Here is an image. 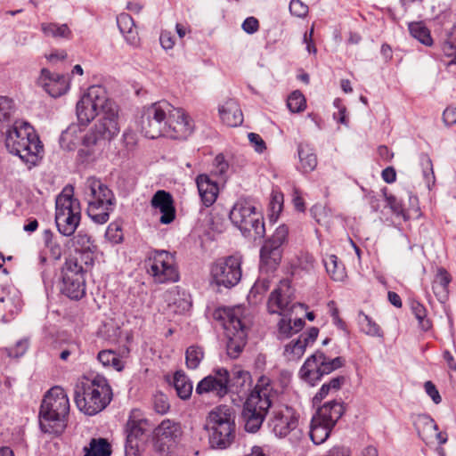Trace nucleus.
I'll return each instance as SVG.
<instances>
[{"label":"nucleus","instance_id":"nucleus-42","mask_svg":"<svg viewBox=\"0 0 456 456\" xmlns=\"http://www.w3.org/2000/svg\"><path fill=\"white\" fill-rule=\"evenodd\" d=\"M306 347L299 338L292 340L285 346L284 356L288 361H297L303 356Z\"/></svg>","mask_w":456,"mask_h":456},{"label":"nucleus","instance_id":"nucleus-62","mask_svg":"<svg viewBox=\"0 0 456 456\" xmlns=\"http://www.w3.org/2000/svg\"><path fill=\"white\" fill-rule=\"evenodd\" d=\"M154 409L159 414H165L169 410V403L164 395L155 396Z\"/></svg>","mask_w":456,"mask_h":456},{"label":"nucleus","instance_id":"nucleus-46","mask_svg":"<svg viewBox=\"0 0 456 456\" xmlns=\"http://www.w3.org/2000/svg\"><path fill=\"white\" fill-rule=\"evenodd\" d=\"M411 310L419 322V326L424 330H428L431 327L430 322L427 319V310L425 306L417 300L411 301Z\"/></svg>","mask_w":456,"mask_h":456},{"label":"nucleus","instance_id":"nucleus-5","mask_svg":"<svg viewBox=\"0 0 456 456\" xmlns=\"http://www.w3.org/2000/svg\"><path fill=\"white\" fill-rule=\"evenodd\" d=\"M69 400L61 387H52L44 396L39 411V426L42 432L61 435L67 426Z\"/></svg>","mask_w":456,"mask_h":456},{"label":"nucleus","instance_id":"nucleus-47","mask_svg":"<svg viewBox=\"0 0 456 456\" xmlns=\"http://www.w3.org/2000/svg\"><path fill=\"white\" fill-rule=\"evenodd\" d=\"M287 106L291 112H301L306 107L305 98L299 91H294L288 97Z\"/></svg>","mask_w":456,"mask_h":456},{"label":"nucleus","instance_id":"nucleus-34","mask_svg":"<svg viewBox=\"0 0 456 456\" xmlns=\"http://www.w3.org/2000/svg\"><path fill=\"white\" fill-rule=\"evenodd\" d=\"M43 240L45 248L49 251L50 256L53 260H60L63 254V239L54 235L51 230L46 229L43 232Z\"/></svg>","mask_w":456,"mask_h":456},{"label":"nucleus","instance_id":"nucleus-21","mask_svg":"<svg viewBox=\"0 0 456 456\" xmlns=\"http://www.w3.org/2000/svg\"><path fill=\"white\" fill-rule=\"evenodd\" d=\"M213 372L214 375H208L198 383L195 390L198 395L212 393L223 397L228 393L230 382L228 370L224 368H216Z\"/></svg>","mask_w":456,"mask_h":456},{"label":"nucleus","instance_id":"nucleus-63","mask_svg":"<svg viewBox=\"0 0 456 456\" xmlns=\"http://www.w3.org/2000/svg\"><path fill=\"white\" fill-rule=\"evenodd\" d=\"M424 387L426 393L431 397L435 403L438 404L441 403L442 398L440 394L432 381H426Z\"/></svg>","mask_w":456,"mask_h":456},{"label":"nucleus","instance_id":"nucleus-6","mask_svg":"<svg viewBox=\"0 0 456 456\" xmlns=\"http://www.w3.org/2000/svg\"><path fill=\"white\" fill-rule=\"evenodd\" d=\"M83 199L87 204V216L94 223L103 224L109 221L116 199L105 183L94 176L88 177L83 185Z\"/></svg>","mask_w":456,"mask_h":456},{"label":"nucleus","instance_id":"nucleus-17","mask_svg":"<svg viewBox=\"0 0 456 456\" xmlns=\"http://www.w3.org/2000/svg\"><path fill=\"white\" fill-rule=\"evenodd\" d=\"M149 420L139 409H133L128 416L125 432V456H140L139 441L149 428Z\"/></svg>","mask_w":456,"mask_h":456},{"label":"nucleus","instance_id":"nucleus-33","mask_svg":"<svg viewBox=\"0 0 456 456\" xmlns=\"http://www.w3.org/2000/svg\"><path fill=\"white\" fill-rule=\"evenodd\" d=\"M299 166L298 169L303 173L314 171L317 166V158L312 148L307 144L300 143L297 147Z\"/></svg>","mask_w":456,"mask_h":456},{"label":"nucleus","instance_id":"nucleus-57","mask_svg":"<svg viewBox=\"0 0 456 456\" xmlns=\"http://www.w3.org/2000/svg\"><path fill=\"white\" fill-rule=\"evenodd\" d=\"M270 288V281L266 278L258 279L250 289V296L256 297L265 293Z\"/></svg>","mask_w":456,"mask_h":456},{"label":"nucleus","instance_id":"nucleus-40","mask_svg":"<svg viewBox=\"0 0 456 456\" xmlns=\"http://www.w3.org/2000/svg\"><path fill=\"white\" fill-rule=\"evenodd\" d=\"M323 263L327 273L330 278L334 281H340L346 277L345 267L342 263L338 262V258L336 255H329Z\"/></svg>","mask_w":456,"mask_h":456},{"label":"nucleus","instance_id":"nucleus-18","mask_svg":"<svg viewBox=\"0 0 456 456\" xmlns=\"http://www.w3.org/2000/svg\"><path fill=\"white\" fill-rule=\"evenodd\" d=\"M241 260L235 256L216 261L211 267L212 279L217 286L232 288L241 278Z\"/></svg>","mask_w":456,"mask_h":456},{"label":"nucleus","instance_id":"nucleus-56","mask_svg":"<svg viewBox=\"0 0 456 456\" xmlns=\"http://www.w3.org/2000/svg\"><path fill=\"white\" fill-rule=\"evenodd\" d=\"M333 104L338 110V112H335L333 114L334 119H336L338 123L347 126L348 120L346 118V108L344 105H342V101L337 98L335 99Z\"/></svg>","mask_w":456,"mask_h":456},{"label":"nucleus","instance_id":"nucleus-11","mask_svg":"<svg viewBox=\"0 0 456 456\" xmlns=\"http://www.w3.org/2000/svg\"><path fill=\"white\" fill-rule=\"evenodd\" d=\"M89 265L82 264L77 256L67 258L61 267V292L71 300H80L86 296V273Z\"/></svg>","mask_w":456,"mask_h":456},{"label":"nucleus","instance_id":"nucleus-2","mask_svg":"<svg viewBox=\"0 0 456 456\" xmlns=\"http://www.w3.org/2000/svg\"><path fill=\"white\" fill-rule=\"evenodd\" d=\"M118 115L109 109L108 116H101L81 137L78 156L85 161L95 160L110 147L111 141L118 134Z\"/></svg>","mask_w":456,"mask_h":456},{"label":"nucleus","instance_id":"nucleus-61","mask_svg":"<svg viewBox=\"0 0 456 456\" xmlns=\"http://www.w3.org/2000/svg\"><path fill=\"white\" fill-rule=\"evenodd\" d=\"M319 334V330L315 327L310 328L307 332L302 333L298 338L306 346L313 344Z\"/></svg>","mask_w":456,"mask_h":456},{"label":"nucleus","instance_id":"nucleus-10","mask_svg":"<svg viewBox=\"0 0 456 456\" xmlns=\"http://www.w3.org/2000/svg\"><path fill=\"white\" fill-rule=\"evenodd\" d=\"M229 217L245 236H252L254 239L265 236V228L263 216L256 212L251 200L239 199L231 209Z\"/></svg>","mask_w":456,"mask_h":456},{"label":"nucleus","instance_id":"nucleus-29","mask_svg":"<svg viewBox=\"0 0 456 456\" xmlns=\"http://www.w3.org/2000/svg\"><path fill=\"white\" fill-rule=\"evenodd\" d=\"M281 259V248L265 241L260 250L261 266H265L266 270H274Z\"/></svg>","mask_w":456,"mask_h":456},{"label":"nucleus","instance_id":"nucleus-3","mask_svg":"<svg viewBox=\"0 0 456 456\" xmlns=\"http://www.w3.org/2000/svg\"><path fill=\"white\" fill-rule=\"evenodd\" d=\"M5 146L24 163L35 166L42 158L44 145L30 124L15 121L5 132Z\"/></svg>","mask_w":456,"mask_h":456},{"label":"nucleus","instance_id":"nucleus-22","mask_svg":"<svg viewBox=\"0 0 456 456\" xmlns=\"http://www.w3.org/2000/svg\"><path fill=\"white\" fill-rule=\"evenodd\" d=\"M37 83L53 98L65 94L69 89V80L65 75L51 72L47 69H41Z\"/></svg>","mask_w":456,"mask_h":456},{"label":"nucleus","instance_id":"nucleus-26","mask_svg":"<svg viewBox=\"0 0 456 456\" xmlns=\"http://www.w3.org/2000/svg\"><path fill=\"white\" fill-rule=\"evenodd\" d=\"M196 183L203 205L205 207L212 206L216 202L219 192L217 183L205 174L197 176Z\"/></svg>","mask_w":456,"mask_h":456},{"label":"nucleus","instance_id":"nucleus-32","mask_svg":"<svg viewBox=\"0 0 456 456\" xmlns=\"http://www.w3.org/2000/svg\"><path fill=\"white\" fill-rule=\"evenodd\" d=\"M414 425L419 437L426 444H429L432 442L436 432L438 430V427L435 420L429 416L422 415L416 419Z\"/></svg>","mask_w":456,"mask_h":456},{"label":"nucleus","instance_id":"nucleus-15","mask_svg":"<svg viewBox=\"0 0 456 456\" xmlns=\"http://www.w3.org/2000/svg\"><path fill=\"white\" fill-rule=\"evenodd\" d=\"M170 110L172 105L167 101H159L145 107L140 118L142 133L151 139L164 136Z\"/></svg>","mask_w":456,"mask_h":456},{"label":"nucleus","instance_id":"nucleus-38","mask_svg":"<svg viewBox=\"0 0 456 456\" xmlns=\"http://www.w3.org/2000/svg\"><path fill=\"white\" fill-rule=\"evenodd\" d=\"M81 128L77 124H71L64 130L60 137L61 147L67 151H73L78 142Z\"/></svg>","mask_w":456,"mask_h":456},{"label":"nucleus","instance_id":"nucleus-51","mask_svg":"<svg viewBox=\"0 0 456 456\" xmlns=\"http://www.w3.org/2000/svg\"><path fill=\"white\" fill-rule=\"evenodd\" d=\"M13 101L6 96H0V124L10 119L13 111Z\"/></svg>","mask_w":456,"mask_h":456},{"label":"nucleus","instance_id":"nucleus-64","mask_svg":"<svg viewBox=\"0 0 456 456\" xmlns=\"http://www.w3.org/2000/svg\"><path fill=\"white\" fill-rule=\"evenodd\" d=\"M443 121L448 126L456 124V107L449 106L444 110Z\"/></svg>","mask_w":456,"mask_h":456},{"label":"nucleus","instance_id":"nucleus-49","mask_svg":"<svg viewBox=\"0 0 456 456\" xmlns=\"http://www.w3.org/2000/svg\"><path fill=\"white\" fill-rule=\"evenodd\" d=\"M29 347L28 338H21L15 345L6 347L4 350L9 357L19 358L23 356Z\"/></svg>","mask_w":456,"mask_h":456},{"label":"nucleus","instance_id":"nucleus-13","mask_svg":"<svg viewBox=\"0 0 456 456\" xmlns=\"http://www.w3.org/2000/svg\"><path fill=\"white\" fill-rule=\"evenodd\" d=\"M299 415L297 411L288 405H281L273 409L270 419V427L273 434L280 438L289 436L293 445L304 439V433L298 428Z\"/></svg>","mask_w":456,"mask_h":456},{"label":"nucleus","instance_id":"nucleus-58","mask_svg":"<svg viewBox=\"0 0 456 456\" xmlns=\"http://www.w3.org/2000/svg\"><path fill=\"white\" fill-rule=\"evenodd\" d=\"M248 138L250 144L257 153H263L266 150L265 142L258 134L248 133Z\"/></svg>","mask_w":456,"mask_h":456},{"label":"nucleus","instance_id":"nucleus-55","mask_svg":"<svg viewBox=\"0 0 456 456\" xmlns=\"http://www.w3.org/2000/svg\"><path fill=\"white\" fill-rule=\"evenodd\" d=\"M314 258L308 253H302L297 257V265L300 269L310 272L314 268Z\"/></svg>","mask_w":456,"mask_h":456},{"label":"nucleus","instance_id":"nucleus-4","mask_svg":"<svg viewBox=\"0 0 456 456\" xmlns=\"http://www.w3.org/2000/svg\"><path fill=\"white\" fill-rule=\"evenodd\" d=\"M112 400V389L102 375L85 378L74 390V401L78 410L93 416L104 410Z\"/></svg>","mask_w":456,"mask_h":456},{"label":"nucleus","instance_id":"nucleus-14","mask_svg":"<svg viewBox=\"0 0 456 456\" xmlns=\"http://www.w3.org/2000/svg\"><path fill=\"white\" fill-rule=\"evenodd\" d=\"M144 265L156 283L176 282L179 280L175 256L167 250L150 251L144 260Z\"/></svg>","mask_w":456,"mask_h":456},{"label":"nucleus","instance_id":"nucleus-59","mask_svg":"<svg viewBox=\"0 0 456 456\" xmlns=\"http://www.w3.org/2000/svg\"><path fill=\"white\" fill-rule=\"evenodd\" d=\"M278 331L279 335L284 338L292 336L294 330L290 321H287L284 318L281 319V321L278 322Z\"/></svg>","mask_w":456,"mask_h":456},{"label":"nucleus","instance_id":"nucleus-16","mask_svg":"<svg viewBox=\"0 0 456 456\" xmlns=\"http://www.w3.org/2000/svg\"><path fill=\"white\" fill-rule=\"evenodd\" d=\"M345 363L342 357L330 359L322 352L316 351L309 356L299 370L300 378L311 386H314L324 375L341 368Z\"/></svg>","mask_w":456,"mask_h":456},{"label":"nucleus","instance_id":"nucleus-9","mask_svg":"<svg viewBox=\"0 0 456 456\" xmlns=\"http://www.w3.org/2000/svg\"><path fill=\"white\" fill-rule=\"evenodd\" d=\"M109 109H113L118 114V106L108 99L105 89L101 86H90L77 102L76 106L77 117L80 125L86 126L97 115L108 116Z\"/></svg>","mask_w":456,"mask_h":456},{"label":"nucleus","instance_id":"nucleus-8","mask_svg":"<svg viewBox=\"0 0 456 456\" xmlns=\"http://www.w3.org/2000/svg\"><path fill=\"white\" fill-rule=\"evenodd\" d=\"M207 422L211 447L220 450L230 447L236 436L233 410L227 405H219L208 413Z\"/></svg>","mask_w":456,"mask_h":456},{"label":"nucleus","instance_id":"nucleus-54","mask_svg":"<svg viewBox=\"0 0 456 456\" xmlns=\"http://www.w3.org/2000/svg\"><path fill=\"white\" fill-rule=\"evenodd\" d=\"M13 302L11 297H0V314H2L3 319L8 320L14 314L12 309Z\"/></svg>","mask_w":456,"mask_h":456},{"label":"nucleus","instance_id":"nucleus-48","mask_svg":"<svg viewBox=\"0 0 456 456\" xmlns=\"http://www.w3.org/2000/svg\"><path fill=\"white\" fill-rule=\"evenodd\" d=\"M105 238L113 244H118L123 241L122 226L118 222L110 223L105 232Z\"/></svg>","mask_w":456,"mask_h":456},{"label":"nucleus","instance_id":"nucleus-24","mask_svg":"<svg viewBox=\"0 0 456 456\" xmlns=\"http://www.w3.org/2000/svg\"><path fill=\"white\" fill-rule=\"evenodd\" d=\"M152 208L161 213L159 222L162 224H171L175 218V208L172 195L163 190L158 191L151 199Z\"/></svg>","mask_w":456,"mask_h":456},{"label":"nucleus","instance_id":"nucleus-35","mask_svg":"<svg viewBox=\"0 0 456 456\" xmlns=\"http://www.w3.org/2000/svg\"><path fill=\"white\" fill-rule=\"evenodd\" d=\"M332 428L333 427L327 423H323L321 419L313 416L309 432L311 440L315 444H321L324 443L330 436Z\"/></svg>","mask_w":456,"mask_h":456},{"label":"nucleus","instance_id":"nucleus-31","mask_svg":"<svg viewBox=\"0 0 456 456\" xmlns=\"http://www.w3.org/2000/svg\"><path fill=\"white\" fill-rule=\"evenodd\" d=\"M117 24L126 42L134 46L139 45L140 38L134 28L133 18L127 13H121L117 17Z\"/></svg>","mask_w":456,"mask_h":456},{"label":"nucleus","instance_id":"nucleus-60","mask_svg":"<svg viewBox=\"0 0 456 456\" xmlns=\"http://www.w3.org/2000/svg\"><path fill=\"white\" fill-rule=\"evenodd\" d=\"M242 29L248 34H254L259 29L258 20L253 16L245 19L241 25Z\"/></svg>","mask_w":456,"mask_h":456},{"label":"nucleus","instance_id":"nucleus-37","mask_svg":"<svg viewBox=\"0 0 456 456\" xmlns=\"http://www.w3.org/2000/svg\"><path fill=\"white\" fill-rule=\"evenodd\" d=\"M358 324L360 330L370 337L383 338L384 332L380 326L368 314L362 311L358 313Z\"/></svg>","mask_w":456,"mask_h":456},{"label":"nucleus","instance_id":"nucleus-44","mask_svg":"<svg viewBox=\"0 0 456 456\" xmlns=\"http://www.w3.org/2000/svg\"><path fill=\"white\" fill-rule=\"evenodd\" d=\"M43 32L46 36L53 37L69 38L71 31L67 24L58 25L56 23H43L41 25Z\"/></svg>","mask_w":456,"mask_h":456},{"label":"nucleus","instance_id":"nucleus-19","mask_svg":"<svg viewBox=\"0 0 456 456\" xmlns=\"http://www.w3.org/2000/svg\"><path fill=\"white\" fill-rule=\"evenodd\" d=\"M194 130L193 120L181 108L172 105L167 119L165 135L174 140H186Z\"/></svg>","mask_w":456,"mask_h":456},{"label":"nucleus","instance_id":"nucleus-36","mask_svg":"<svg viewBox=\"0 0 456 456\" xmlns=\"http://www.w3.org/2000/svg\"><path fill=\"white\" fill-rule=\"evenodd\" d=\"M173 385L177 395L182 400H187L192 393V382L182 370H178L174 374Z\"/></svg>","mask_w":456,"mask_h":456},{"label":"nucleus","instance_id":"nucleus-23","mask_svg":"<svg viewBox=\"0 0 456 456\" xmlns=\"http://www.w3.org/2000/svg\"><path fill=\"white\" fill-rule=\"evenodd\" d=\"M181 435L179 424L170 420L164 419L156 428L154 431V446L157 451L164 452L175 442Z\"/></svg>","mask_w":456,"mask_h":456},{"label":"nucleus","instance_id":"nucleus-43","mask_svg":"<svg viewBox=\"0 0 456 456\" xmlns=\"http://www.w3.org/2000/svg\"><path fill=\"white\" fill-rule=\"evenodd\" d=\"M409 30L411 35L423 45L429 46L433 44L430 32L423 24L419 22L411 23L409 26Z\"/></svg>","mask_w":456,"mask_h":456},{"label":"nucleus","instance_id":"nucleus-52","mask_svg":"<svg viewBox=\"0 0 456 456\" xmlns=\"http://www.w3.org/2000/svg\"><path fill=\"white\" fill-rule=\"evenodd\" d=\"M289 229L286 225H280L276 228L272 237L266 240L278 248H281L282 244L287 240Z\"/></svg>","mask_w":456,"mask_h":456},{"label":"nucleus","instance_id":"nucleus-30","mask_svg":"<svg viewBox=\"0 0 456 456\" xmlns=\"http://www.w3.org/2000/svg\"><path fill=\"white\" fill-rule=\"evenodd\" d=\"M450 273L444 268H439L432 283L433 291L440 302H445L449 296Z\"/></svg>","mask_w":456,"mask_h":456},{"label":"nucleus","instance_id":"nucleus-1","mask_svg":"<svg viewBox=\"0 0 456 456\" xmlns=\"http://www.w3.org/2000/svg\"><path fill=\"white\" fill-rule=\"evenodd\" d=\"M274 382L262 375L243 403L241 419L248 433H256L263 425L270 408L278 399Z\"/></svg>","mask_w":456,"mask_h":456},{"label":"nucleus","instance_id":"nucleus-25","mask_svg":"<svg viewBox=\"0 0 456 456\" xmlns=\"http://www.w3.org/2000/svg\"><path fill=\"white\" fill-rule=\"evenodd\" d=\"M72 242L76 250L74 256L82 259V264L85 265H92L94 262L92 255L96 250V245L92 237L79 232L73 237Z\"/></svg>","mask_w":456,"mask_h":456},{"label":"nucleus","instance_id":"nucleus-28","mask_svg":"<svg viewBox=\"0 0 456 456\" xmlns=\"http://www.w3.org/2000/svg\"><path fill=\"white\" fill-rule=\"evenodd\" d=\"M222 121L228 126H238L243 122V115L237 102L228 100L219 108Z\"/></svg>","mask_w":456,"mask_h":456},{"label":"nucleus","instance_id":"nucleus-39","mask_svg":"<svg viewBox=\"0 0 456 456\" xmlns=\"http://www.w3.org/2000/svg\"><path fill=\"white\" fill-rule=\"evenodd\" d=\"M84 456H110L111 446L105 438H93L88 447L84 448Z\"/></svg>","mask_w":456,"mask_h":456},{"label":"nucleus","instance_id":"nucleus-12","mask_svg":"<svg viewBox=\"0 0 456 456\" xmlns=\"http://www.w3.org/2000/svg\"><path fill=\"white\" fill-rule=\"evenodd\" d=\"M55 223L60 233L71 236L81 219V208L78 200L73 198V190L68 189L56 198Z\"/></svg>","mask_w":456,"mask_h":456},{"label":"nucleus","instance_id":"nucleus-53","mask_svg":"<svg viewBox=\"0 0 456 456\" xmlns=\"http://www.w3.org/2000/svg\"><path fill=\"white\" fill-rule=\"evenodd\" d=\"M308 11V6L301 0H291L289 3V12L295 17L305 18Z\"/></svg>","mask_w":456,"mask_h":456},{"label":"nucleus","instance_id":"nucleus-27","mask_svg":"<svg viewBox=\"0 0 456 456\" xmlns=\"http://www.w3.org/2000/svg\"><path fill=\"white\" fill-rule=\"evenodd\" d=\"M344 412V403L340 401L334 400L324 403L318 409L314 416L321 419L323 423H327L334 428Z\"/></svg>","mask_w":456,"mask_h":456},{"label":"nucleus","instance_id":"nucleus-41","mask_svg":"<svg viewBox=\"0 0 456 456\" xmlns=\"http://www.w3.org/2000/svg\"><path fill=\"white\" fill-rule=\"evenodd\" d=\"M97 358L103 366L111 367L118 371H121L125 367V362L113 350H102L98 353Z\"/></svg>","mask_w":456,"mask_h":456},{"label":"nucleus","instance_id":"nucleus-20","mask_svg":"<svg viewBox=\"0 0 456 456\" xmlns=\"http://www.w3.org/2000/svg\"><path fill=\"white\" fill-rule=\"evenodd\" d=\"M294 290L291 288L289 280H282L278 286L272 291L268 302L267 308L270 314H282L286 311H292L295 305Z\"/></svg>","mask_w":456,"mask_h":456},{"label":"nucleus","instance_id":"nucleus-50","mask_svg":"<svg viewBox=\"0 0 456 456\" xmlns=\"http://www.w3.org/2000/svg\"><path fill=\"white\" fill-rule=\"evenodd\" d=\"M283 208V194L280 191H273L269 203L270 218L277 219Z\"/></svg>","mask_w":456,"mask_h":456},{"label":"nucleus","instance_id":"nucleus-45","mask_svg":"<svg viewBox=\"0 0 456 456\" xmlns=\"http://www.w3.org/2000/svg\"><path fill=\"white\" fill-rule=\"evenodd\" d=\"M204 357L203 349L199 346H191L185 352V362L189 369L195 370L199 367Z\"/></svg>","mask_w":456,"mask_h":456},{"label":"nucleus","instance_id":"nucleus-7","mask_svg":"<svg viewBox=\"0 0 456 456\" xmlns=\"http://www.w3.org/2000/svg\"><path fill=\"white\" fill-rule=\"evenodd\" d=\"M244 308L241 305L219 307L213 317L223 326L227 338L226 351L232 359L240 356L247 344L246 326L242 323Z\"/></svg>","mask_w":456,"mask_h":456}]
</instances>
